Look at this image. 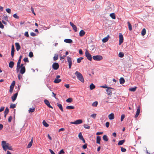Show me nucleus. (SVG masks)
Returning <instances> with one entry per match:
<instances>
[{"instance_id": "obj_35", "label": "nucleus", "mask_w": 154, "mask_h": 154, "mask_svg": "<svg viewBox=\"0 0 154 154\" xmlns=\"http://www.w3.org/2000/svg\"><path fill=\"white\" fill-rule=\"evenodd\" d=\"M95 88V86L93 83H92L90 85V90H92L94 89V88Z\"/></svg>"}, {"instance_id": "obj_49", "label": "nucleus", "mask_w": 154, "mask_h": 154, "mask_svg": "<svg viewBox=\"0 0 154 154\" xmlns=\"http://www.w3.org/2000/svg\"><path fill=\"white\" fill-rule=\"evenodd\" d=\"M96 115H97V114H95V113L91 115V117L94 119L96 118Z\"/></svg>"}, {"instance_id": "obj_5", "label": "nucleus", "mask_w": 154, "mask_h": 154, "mask_svg": "<svg viewBox=\"0 0 154 154\" xmlns=\"http://www.w3.org/2000/svg\"><path fill=\"white\" fill-rule=\"evenodd\" d=\"M67 59L69 64V69H70L72 65V59L69 56H68L67 57Z\"/></svg>"}, {"instance_id": "obj_43", "label": "nucleus", "mask_w": 154, "mask_h": 154, "mask_svg": "<svg viewBox=\"0 0 154 154\" xmlns=\"http://www.w3.org/2000/svg\"><path fill=\"white\" fill-rule=\"evenodd\" d=\"M78 137H79V139L80 140H81L83 138V137L81 132H80L79 133V134Z\"/></svg>"}, {"instance_id": "obj_9", "label": "nucleus", "mask_w": 154, "mask_h": 154, "mask_svg": "<svg viewBox=\"0 0 154 154\" xmlns=\"http://www.w3.org/2000/svg\"><path fill=\"white\" fill-rule=\"evenodd\" d=\"M82 120L81 119H78L73 122H71L70 123L75 125H78L81 124L82 123Z\"/></svg>"}, {"instance_id": "obj_55", "label": "nucleus", "mask_w": 154, "mask_h": 154, "mask_svg": "<svg viewBox=\"0 0 154 154\" xmlns=\"http://www.w3.org/2000/svg\"><path fill=\"white\" fill-rule=\"evenodd\" d=\"M6 11L8 13L10 14L11 13V10L10 8L6 9Z\"/></svg>"}, {"instance_id": "obj_31", "label": "nucleus", "mask_w": 154, "mask_h": 154, "mask_svg": "<svg viewBox=\"0 0 154 154\" xmlns=\"http://www.w3.org/2000/svg\"><path fill=\"white\" fill-rule=\"evenodd\" d=\"M137 88L136 87H135L133 88H129V90L130 91L134 92V91H135L136 90Z\"/></svg>"}, {"instance_id": "obj_33", "label": "nucleus", "mask_w": 154, "mask_h": 154, "mask_svg": "<svg viewBox=\"0 0 154 154\" xmlns=\"http://www.w3.org/2000/svg\"><path fill=\"white\" fill-rule=\"evenodd\" d=\"M103 139L106 141H107L108 140L107 136L106 135H104L103 136Z\"/></svg>"}, {"instance_id": "obj_14", "label": "nucleus", "mask_w": 154, "mask_h": 154, "mask_svg": "<svg viewBox=\"0 0 154 154\" xmlns=\"http://www.w3.org/2000/svg\"><path fill=\"white\" fill-rule=\"evenodd\" d=\"M21 60L20 59H19L17 63V71L18 72L19 71V69L20 68V63Z\"/></svg>"}, {"instance_id": "obj_34", "label": "nucleus", "mask_w": 154, "mask_h": 154, "mask_svg": "<svg viewBox=\"0 0 154 154\" xmlns=\"http://www.w3.org/2000/svg\"><path fill=\"white\" fill-rule=\"evenodd\" d=\"M110 16L113 19H116V16L115 14L114 13H112L110 14Z\"/></svg>"}, {"instance_id": "obj_64", "label": "nucleus", "mask_w": 154, "mask_h": 154, "mask_svg": "<svg viewBox=\"0 0 154 154\" xmlns=\"http://www.w3.org/2000/svg\"><path fill=\"white\" fill-rule=\"evenodd\" d=\"M49 151L51 154H55L53 151L51 149H49Z\"/></svg>"}, {"instance_id": "obj_46", "label": "nucleus", "mask_w": 154, "mask_h": 154, "mask_svg": "<svg viewBox=\"0 0 154 154\" xmlns=\"http://www.w3.org/2000/svg\"><path fill=\"white\" fill-rule=\"evenodd\" d=\"M32 143H32V142H30L29 143V144H28V146H27V148H30L31 146H32Z\"/></svg>"}, {"instance_id": "obj_20", "label": "nucleus", "mask_w": 154, "mask_h": 154, "mask_svg": "<svg viewBox=\"0 0 154 154\" xmlns=\"http://www.w3.org/2000/svg\"><path fill=\"white\" fill-rule=\"evenodd\" d=\"M15 51L13 45L12 46L11 51V55L12 57H13L14 55V52Z\"/></svg>"}, {"instance_id": "obj_41", "label": "nucleus", "mask_w": 154, "mask_h": 154, "mask_svg": "<svg viewBox=\"0 0 154 154\" xmlns=\"http://www.w3.org/2000/svg\"><path fill=\"white\" fill-rule=\"evenodd\" d=\"M119 56L120 57H123L124 56V54L122 52H120L119 54Z\"/></svg>"}, {"instance_id": "obj_4", "label": "nucleus", "mask_w": 154, "mask_h": 154, "mask_svg": "<svg viewBox=\"0 0 154 154\" xmlns=\"http://www.w3.org/2000/svg\"><path fill=\"white\" fill-rule=\"evenodd\" d=\"M85 55L87 59L91 61L92 60L91 55L89 53L87 50H86L85 52Z\"/></svg>"}, {"instance_id": "obj_2", "label": "nucleus", "mask_w": 154, "mask_h": 154, "mask_svg": "<svg viewBox=\"0 0 154 154\" xmlns=\"http://www.w3.org/2000/svg\"><path fill=\"white\" fill-rule=\"evenodd\" d=\"M75 74L77 76V78L80 81L83 83L84 82V80L83 77L82 75L80 72L78 71H76L75 72Z\"/></svg>"}, {"instance_id": "obj_25", "label": "nucleus", "mask_w": 154, "mask_h": 154, "mask_svg": "<svg viewBox=\"0 0 154 154\" xmlns=\"http://www.w3.org/2000/svg\"><path fill=\"white\" fill-rule=\"evenodd\" d=\"M85 32L84 30H82L80 31L79 32V36L81 37L85 35Z\"/></svg>"}, {"instance_id": "obj_54", "label": "nucleus", "mask_w": 154, "mask_h": 154, "mask_svg": "<svg viewBox=\"0 0 154 154\" xmlns=\"http://www.w3.org/2000/svg\"><path fill=\"white\" fill-rule=\"evenodd\" d=\"M0 28L2 29H3L4 28V26L2 23L0 21Z\"/></svg>"}, {"instance_id": "obj_28", "label": "nucleus", "mask_w": 154, "mask_h": 154, "mask_svg": "<svg viewBox=\"0 0 154 154\" xmlns=\"http://www.w3.org/2000/svg\"><path fill=\"white\" fill-rule=\"evenodd\" d=\"M57 106L59 108V109H60V110L62 112H63V107L61 104H60L59 103H58L57 104Z\"/></svg>"}, {"instance_id": "obj_15", "label": "nucleus", "mask_w": 154, "mask_h": 154, "mask_svg": "<svg viewBox=\"0 0 154 154\" xmlns=\"http://www.w3.org/2000/svg\"><path fill=\"white\" fill-rule=\"evenodd\" d=\"M18 95V92L14 94L11 98L13 102H14L16 99Z\"/></svg>"}, {"instance_id": "obj_52", "label": "nucleus", "mask_w": 154, "mask_h": 154, "mask_svg": "<svg viewBox=\"0 0 154 154\" xmlns=\"http://www.w3.org/2000/svg\"><path fill=\"white\" fill-rule=\"evenodd\" d=\"M84 127L85 128L87 129H89L90 128V127L89 126H88L86 124H84Z\"/></svg>"}, {"instance_id": "obj_39", "label": "nucleus", "mask_w": 154, "mask_h": 154, "mask_svg": "<svg viewBox=\"0 0 154 154\" xmlns=\"http://www.w3.org/2000/svg\"><path fill=\"white\" fill-rule=\"evenodd\" d=\"M16 104L11 103L10 106V108L13 109L16 107Z\"/></svg>"}, {"instance_id": "obj_6", "label": "nucleus", "mask_w": 154, "mask_h": 154, "mask_svg": "<svg viewBox=\"0 0 154 154\" xmlns=\"http://www.w3.org/2000/svg\"><path fill=\"white\" fill-rule=\"evenodd\" d=\"M15 84V82L14 81L12 82L11 85L10 86L9 92L11 94L12 92V91L14 88V86Z\"/></svg>"}, {"instance_id": "obj_61", "label": "nucleus", "mask_w": 154, "mask_h": 154, "mask_svg": "<svg viewBox=\"0 0 154 154\" xmlns=\"http://www.w3.org/2000/svg\"><path fill=\"white\" fill-rule=\"evenodd\" d=\"M24 35L25 36H26L27 37H29V34H28V32H26L25 33Z\"/></svg>"}, {"instance_id": "obj_60", "label": "nucleus", "mask_w": 154, "mask_h": 154, "mask_svg": "<svg viewBox=\"0 0 154 154\" xmlns=\"http://www.w3.org/2000/svg\"><path fill=\"white\" fill-rule=\"evenodd\" d=\"M30 35L32 36H35L36 35V34L34 32H32L30 33Z\"/></svg>"}, {"instance_id": "obj_7", "label": "nucleus", "mask_w": 154, "mask_h": 154, "mask_svg": "<svg viewBox=\"0 0 154 154\" xmlns=\"http://www.w3.org/2000/svg\"><path fill=\"white\" fill-rule=\"evenodd\" d=\"M23 64H22L20 66V73L22 74H24L25 72L26 69L24 66H23Z\"/></svg>"}, {"instance_id": "obj_19", "label": "nucleus", "mask_w": 154, "mask_h": 154, "mask_svg": "<svg viewBox=\"0 0 154 154\" xmlns=\"http://www.w3.org/2000/svg\"><path fill=\"white\" fill-rule=\"evenodd\" d=\"M140 108L139 107L137 109L136 113L135 116V118H137L138 116L139 115V114L140 113Z\"/></svg>"}, {"instance_id": "obj_26", "label": "nucleus", "mask_w": 154, "mask_h": 154, "mask_svg": "<svg viewBox=\"0 0 154 154\" xmlns=\"http://www.w3.org/2000/svg\"><path fill=\"white\" fill-rule=\"evenodd\" d=\"M127 23L128 25V29L130 31H131L132 30V28L131 24L130 22L129 21H128L127 22Z\"/></svg>"}, {"instance_id": "obj_29", "label": "nucleus", "mask_w": 154, "mask_h": 154, "mask_svg": "<svg viewBox=\"0 0 154 154\" xmlns=\"http://www.w3.org/2000/svg\"><path fill=\"white\" fill-rule=\"evenodd\" d=\"M119 82L121 84H124L125 82V80L123 78H121L119 79Z\"/></svg>"}, {"instance_id": "obj_59", "label": "nucleus", "mask_w": 154, "mask_h": 154, "mask_svg": "<svg viewBox=\"0 0 154 154\" xmlns=\"http://www.w3.org/2000/svg\"><path fill=\"white\" fill-rule=\"evenodd\" d=\"M109 122H106V126L107 128H108L109 126Z\"/></svg>"}, {"instance_id": "obj_3", "label": "nucleus", "mask_w": 154, "mask_h": 154, "mask_svg": "<svg viewBox=\"0 0 154 154\" xmlns=\"http://www.w3.org/2000/svg\"><path fill=\"white\" fill-rule=\"evenodd\" d=\"M93 59L96 61H100L103 59V57L101 55H96L93 56Z\"/></svg>"}, {"instance_id": "obj_8", "label": "nucleus", "mask_w": 154, "mask_h": 154, "mask_svg": "<svg viewBox=\"0 0 154 154\" xmlns=\"http://www.w3.org/2000/svg\"><path fill=\"white\" fill-rule=\"evenodd\" d=\"M112 90H114V89L110 87H109L106 89V90L108 95H112Z\"/></svg>"}, {"instance_id": "obj_32", "label": "nucleus", "mask_w": 154, "mask_h": 154, "mask_svg": "<svg viewBox=\"0 0 154 154\" xmlns=\"http://www.w3.org/2000/svg\"><path fill=\"white\" fill-rule=\"evenodd\" d=\"M35 108L33 107L32 108H30L28 110L29 112H33L35 111Z\"/></svg>"}, {"instance_id": "obj_18", "label": "nucleus", "mask_w": 154, "mask_h": 154, "mask_svg": "<svg viewBox=\"0 0 154 154\" xmlns=\"http://www.w3.org/2000/svg\"><path fill=\"white\" fill-rule=\"evenodd\" d=\"M109 38V36L108 35L107 36V37H105L103 38L102 41L104 43L106 42L108 40Z\"/></svg>"}, {"instance_id": "obj_57", "label": "nucleus", "mask_w": 154, "mask_h": 154, "mask_svg": "<svg viewBox=\"0 0 154 154\" xmlns=\"http://www.w3.org/2000/svg\"><path fill=\"white\" fill-rule=\"evenodd\" d=\"M13 17L14 18H16V19L19 18V17L17 16V14H14L13 15Z\"/></svg>"}, {"instance_id": "obj_63", "label": "nucleus", "mask_w": 154, "mask_h": 154, "mask_svg": "<svg viewBox=\"0 0 154 154\" xmlns=\"http://www.w3.org/2000/svg\"><path fill=\"white\" fill-rule=\"evenodd\" d=\"M5 109L4 107H1L0 109V112H1L2 111H3L4 110V109Z\"/></svg>"}, {"instance_id": "obj_24", "label": "nucleus", "mask_w": 154, "mask_h": 154, "mask_svg": "<svg viewBox=\"0 0 154 154\" xmlns=\"http://www.w3.org/2000/svg\"><path fill=\"white\" fill-rule=\"evenodd\" d=\"M14 65V62L13 61H10L9 63V66L11 68H12Z\"/></svg>"}, {"instance_id": "obj_27", "label": "nucleus", "mask_w": 154, "mask_h": 154, "mask_svg": "<svg viewBox=\"0 0 154 154\" xmlns=\"http://www.w3.org/2000/svg\"><path fill=\"white\" fill-rule=\"evenodd\" d=\"M66 108L67 109H75V107L73 106H68L66 107Z\"/></svg>"}, {"instance_id": "obj_30", "label": "nucleus", "mask_w": 154, "mask_h": 154, "mask_svg": "<svg viewBox=\"0 0 154 154\" xmlns=\"http://www.w3.org/2000/svg\"><path fill=\"white\" fill-rule=\"evenodd\" d=\"M125 140H121L119 141L118 143V145H121L123 144L125 142Z\"/></svg>"}, {"instance_id": "obj_23", "label": "nucleus", "mask_w": 154, "mask_h": 154, "mask_svg": "<svg viewBox=\"0 0 154 154\" xmlns=\"http://www.w3.org/2000/svg\"><path fill=\"white\" fill-rule=\"evenodd\" d=\"M100 140H101L100 137L99 136H97V138H96V143L98 144H100Z\"/></svg>"}, {"instance_id": "obj_62", "label": "nucleus", "mask_w": 154, "mask_h": 154, "mask_svg": "<svg viewBox=\"0 0 154 154\" xmlns=\"http://www.w3.org/2000/svg\"><path fill=\"white\" fill-rule=\"evenodd\" d=\"M59 153H60V154H61L62 153L64 154V153L65 152L63 150V149H62L60 151Z\"/></svg>"}, {"instance_id": "obj_11", "label": "nucleus", "mask_w": 154, "mask_h": 154, "mask_svg": "<svg viewBox=\"0 0 154 154\" xmlns=\"http://www.w3.org/2000/svg\"><path fill=\"white\" fill-rule=\"evenodd\" d=\"M123 37L121 34H120L119 35V45H121L123 42Z\"/></svg>"}, {"instance_id": "obj_22", "label": "nucleus", "mask_w": 154, "mask_h": 154, "mask_svg": "<svg viewBox=\"0 0 154 154\" xmlns=\"http://www.w3.org/2000/svg\"><path fill=\"white\" fill-rule=\"evenodd\" d=\"M64 42L66 43H71L72 42V41L69 39H64Z\"/></svg>"}, {"instance_id": "obj_10", "label": "nucleus", "mask_w": 154, "mask_h": 154, "mask_svg": "<svg viewBox=\"0 0 154 154\" xmlns=\"http://www.w3.org/2000/svg\"><path fill=\"white\" fill-rule=\"evenodd\" d=\"M60 78V76L59 75H57L56 78L55 79L54 82L55 83H58L60 82L61 81V79H59Z\"/></svg>"}, {"instance_id": "obj_37", "label": "nucleus", "mask_w": 154, "mask_h": 154, "mask_svg": "<svg viewBox=\"0 0 154 154\" xmlns=\"http://www.w3.org/2000/svg\"><path fill=\"white\" fill-rule=\"evenodd\" d=\"M58 58V56L57 54H55V55L53 57V59L54 61L57 60Z\"/></svg>"}, {"instance_id": "obj_21", "label": "nucleus", "mask_w": 154, "mask_h": 154, "mask_svg": "<svg viewBox=\"0 0 154 154\" xmlns=\"http://www.w3.org/2000/svg\"><path fill=\"white\" fill-rule=\"evenodd\" d=\"M15 45L16 47V50L17 51H18L20 48V46L19 44L18 43H16L15 44Z\"/></svg>"}, {"instance_id": "obj_13", "label": "nucleus", "mask_w": 154, "mask_h": 154, "mask_svg": "<svg viewBox=\"0 0 154 154\" xmlns=\"http://www.w3.org/2000/svg\"><path fill=\"white\" fill-rule=\"evenodd\" d=\"M44 102L45 104L49 108H53V107L50 105L49 101L46 99H45L44 100Z\"/></svg>"}, {"instance_id": "obj_44", "label": "nucleus", "mask_w": 154, "mask_h": 154, "mask_svg": "<svg viewBox=\"0 0 154 154\" xmlns=\"http://www.w3.org/2000/svg\"><path fill=\"white\" fill-rule=\"evenodd\" d=\"M9 112V109H8V107H7L6 108L4 112V113L6 114H7Z\"/></svg>"}, {"instance_id": "obj_47", "label": "nucleus", "mask_w": 154, "mask_h": 154, "mask_svg": "<svg viewBox=\"0 0 154 154\" xmlns=\"http://www.w3.org/2000/svg\"><path fill=\"white\" fill-rule=\"evenodd\" d=\"M29 57L31 58L33 56V53H32V52L31 51L29 52Z\"/></svg>"}, {"instance_id": "obj_42", "label": "nucleus", "mask_w": 154, "mask_h": 154, "mask_svg": "<svg viewBox=\"0 0 154 154\" xmlns=\"http://www.w3.org/2000/svg\"><path fill=\"white\" fill-rule=\"evenodd\" d=\"M98 104V102L97 101H95L93 103L92 106H97Z\"/></svg>"}, {"instance_id": "obj_1", "label": "nucleus", "mask_w": 154, "mask_h": 154, "mask_svg": "<svg viewBox=\"0 0 154 154\" xmlns=\"http://www.w3.org/2000/svg\"><path fill=\"white\" fill-rule=\"evenodd\" d=\"M2 146L5 151H6L8 149L11 150H13L11 145L9 143H7L5 141H2Z\"/></svg>"}, {"instance_id": "obj_16", "label": "nucleus", "mask_w": 154, "mask_h": 154, "mask_svg": "<svg viewBox=\"0 0 154 154\" xmlns=\"http://www.w3.org/2000/svg\"><path fill=\"white\" fill-rule=\"evenodd\" d=\"M69 23H70V25L72 27V28L73 29V30H74V31L75 32H76L77 31V27H76V26L75 25H74L73 24V23L72 22H70Z\"/></svg>"}, {"instance_id": "obj_38", "label": "nucleus", "mask_w": 154, "mask_h": 154, "mask_svg": "<svg viewBox=\"0 0 154 154\" xmlns=\"http://www.w3.org/2000/svg\"><path fill=\"white\" fill-rule=\"evenodd\" d=\"M42 123L43 125L45 127H48L49 125L45 120L43 121Z\"/></svg>"}, {"instance_id": "obj_48", "label": "nucleus", "mask_w": 154, "mask_h": 154, "mask_svg": "<svg viewBox=\"0 0 154 154\" xmlns=\"http://www.w3.org/2000/svg\"><path fill=\"white\" fill-rule=\"evenodd\" d=\"M121 151L123 152H125L126 151V149L123 147H121Z\"/></svg>"}, {"instance_id": "obj_53", "label": "nucleus", "mask_w": 154, "mask_h": 154, "mask_svg": "<svg viewBox=\"0 0 154 154\" xmlns=\"http://www.w3.org/2000/svg\"><path fill=\"white\" fill-rule=\"evenodd\" d=\"M125 116L123 114V115H122L121 118V121H122L123 120L124 118H125Z\"/></svg>"}, {"instance_id": "obj_58", "label": "nucleus", "mask_w": 154, "mask_h": 154, "mask_svg": "<svg viewBox=\"0 0 154 154\" xmlns=\"http://www.w3.org/2000/svg\"><path fill=\"white\" fill-rule=\"evenodd\" d=\"M31 9L33 14H34V15H35L36 14L34 11V9H33V8L32 7H31Z\"/></svg>"}, {"instance_id": "obj_56", "label": "nucleus", "mask_w": 154, "mask_h": 154, "mask_svg": "<svg viewBox=\"0 0 154 154\" xmlns=\"http://www.w3.org/2000/svg\"><path fill=\"white\" fill-rule=\"evenodd\" d=\"M12 119V117L11 116H10L9 117L8 121L9 122H11V121Z\"/></svg>"}, {"instance_id": "obj_50", "label": "nucleus", "mask_w": 154, "mask_h": 154, "mask_svg": "<svg viewBox=\"0 0 154 154\" xmlns=\"http://www.w3.org/2000/svg\"><path fill=\"white\" fill-rule=\"evenodd\" d=\"M23 61L25 62H27L29 63V60H28V58H24L23 60Z\"/></svg>"}, {"instance_id": "obj_36", "label": "nucleus", "mask_w": 154, "mask_h": 154, "mask_svg": "<svg viewBox=\"0 0 154 154\" xmlns=\"http://www.w3.org/2000/svg\"><path fill=\"white\" fill-rule=\"evenodd\" d=\"M146 33V30L145 28L143 29L141 32V34L143 36L145 35Z\"/></svg>"}, {"instance_id": "obj_51", "label": "nucleus", "mask_w": 154, "mask_h": 154, "mask_svg": "<svg viewBox=\"0 0 154 154\" xmlns=\"http://www.w3.org/2000/svg\"><path fill=\"white\" fill-rule=\"evenodd\" d=\"M87 143H85V145H83L82 146V148L83 149H86L87 147Z\"/></svg>"}, {"instance_id": "obj_12", "label": "nucleus", "mask_w": 154, "mask_h": 154, "mask_svg": "<svg viewBox=\"0 0 154 154\" xmlns=\"http://www.w3.org/2000/svg\"><path fill=\"white\" fill-rule=\"evenodd\" d=\"M52 68L54 70H57L59 68V65L57 63H54L52 65Z\"/></svg>"}, {"instance_id": "obj_17", "label": "nucleus", "mask_w": 154, "mask_h": 154, "mask_svg": "<svg viewBox=\"0 0 154 154\" xmlns=\"http://www.w3.org/2000/svg\"><path fill=\"white\" fill-rule=\"evenodd\" d=\"M109 119L110 120H112L114 119V114L113 113H112L108 116Z\"/></svg>"}, {"instance_id": "obj_40", "label": "nucleus", "mask_w": 154, "mask_h": 154, "mask_svg": "<svg viewBox=\"0 0 154 154\" xmlns=\"http://www.w3.org/2000/svg\"><path fill=\"white\" fill-rule=\"evenodd\" d=\"M83 59V58L82 57H80L77 59V62L78 63H80L81 62V60Z\"/></svg>"}, {"instance_id": "obj_45", "label": "nucleus", "mask_w": 154, "mask_h": 154, "mask_svg": "<svg viewBox=\"0 0 154 154\" xmlns=\"http://www.w3.org/2000/svg\"><path fill=\"white\" fill-rule=\"evenodd\" d=\"M72 99L70 98H68L66 100V101L68 103H71L72 101Z\"/></svg>"}]
</instances>
